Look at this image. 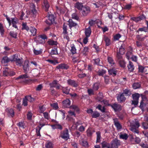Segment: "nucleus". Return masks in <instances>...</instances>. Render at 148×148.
I'll use <instances>...</instances> for the list:
<instances>
[{
    "label": "nucleus",
    "mask_w": 148,
    "mask_h": 148,
    "mask_svg": "<svg viewBox=\"0 0 148 148\" xmlns=\"http://www.w3.org/2000/svg\"><path fill=\"white\" fill-rule=\"evenodd\" d=\"M148 102V99L145 96L142 97V99L140 102V104L139 107L141 110L142 111L145 110V108L146 106L147 102Z\"/></svg>",
    "instance_id": "1"
},
{
    "label": "nucleus",
    "mask_w": 148,
    "mask_h": 148,
    "mask_svg": "<svg viewBox=\"0 0 148 148\" xmlns=\"http://www.w3.org/2000/svg\"><path fill=\"white\" fill-rule=\"evenodd\" d=\"M60 136L62 138L65 140H67L69 138V131L66 128L61 131L60 134Z\"/></svg>",
    "instance_id": "2"
},
{
    "label": "nucleus",
    "mask_w": 148,
    "mask_h": 148,
    "mask_svg": "<svg viewBox=\"0 0 148 148\" xmlns=\"http://www.w3.org/2000/svg\"><path fill=\"white\" fill-rule=\"evenodd\" d=\"M81 13L84 16H86L90 13V7L86 5H84L81 10Z\"/></svg>",
    "instance_id": "3"
},
{
    "label": "nucleus",
    "mask_w": 148,
    "mask_h": 148,
    "mask_svg": "<svg viewBox=\"0 0 148 148\" xmlns=\"http://www.w3.org/2000/svg\"><path fill=\"white\" fill-rule=\"evenodd\" d=\"M58 81L57 80H53L51 83L49 84V86L50 87L55 88L57 90L61 88L62 86L60 84L58 83Z\"/></svg>",
    "instance_id": "4"
},
{
    "label": "nucleus",
    "mask_w": 148,
    "mask_h": 148,
    "mask_svg": "<svg viewBox=\"0 0 148 148\" xmlns=\"http://www.w3.org/2000/svg\"><path fill=\"white\" fill-rule=\"evenodd\" d=\"M111 107L115 112L117 111H120L122 109V107L121 105L116 103L112 104Z\"/></svg>",
    "instance_id": "5"
},
{
    "label": "nucleus",
    "mask_w": 148,
    "mask_h": 148,
    "mask_svg": "<svg viewBox=\"0 0 148 148\" xmlns=\"http://www.w3.org/2000/svg\"><path fill=\"white\" fill-rule=\"evenodd\" d=\"M68 22L69 23L68 25L70 29L73 27L77 29L78 28L79 26L77 24L73 21L72 19H69Z\"/></svg>",
    "instance_id": "6"
},
{
    "label": "nucleus",
    "mask_w": 148,
    "mask_h": 148,
    "mask_svg": "<svg viewBox=\"0 0 148 148\" xmlns=\"http://www.w3.org/2000/svg\"><path fill=\"white\" fill-rule=\"evenodd\" d=\"M111 144L110 148H117L118 146L120 145V141L115 139L112 141L111 143Z\"/></svg>",
    "instance_id": "7"
},
{
    "label": "nucleus",
    "mask_w": 148,
    "mask_h": 148,
    "mask_svg": "<svg viewBox=\"0 0 148 148\" xmlns=\"http://www.w3.org/2000/svg\"><path fill=\"white\" fill-rule=\"evenodd\" d=\"M31 8H32L31 14L32 15L33 17H35L37 14V12L36 9V6L34 3H32L31 5Z\"/></svg>",
    "instance_id": "8"
},
{
    "label": "nucleus",
    "mask_w": 148,
    "mask_h": 148,
    "mask_svg": "<svg viewBox=\"0 0 148 148\" xmlns=\"http://www.w3.org/2000/svg\"><path fill=\"white\" fill-rule=\"evenodd\" d=\"M17 22L18 20L16 17L11 18V20L10 21V26L12 25L13 27L18 29V27L16 25Z\"/></svg>",
    "instance_id": "9"
},
{
    "label": "nucleus",
    "mask_w": 148,
    "mask_h": 148,
    "mask_svg": "<svg viewBox=\"0 0 148 148\" xmlns=\"http://www.w3.org/2000/svg\"><path fill=\"white\" fill-rule=\"evenodd\" d=\"M62 107L63 108H69L71 107V101L69 99H66L62 102Z\"/></svg>",
    "instance_id": "10"
},
{
    "label": "nucleus",
    "mask_w": 148,
    "mask_h": 148,
    "mask_svg": "<svg viewBox=\"0 0 148 148\" xmlns=\"http://www.w3.org/2000/svg\"><path fill=\"white\" fill-rule=\"evenodd\" d=\"M103 39L105 42L106 46H108L111 44L110 39L106 35L103 36Z\"/></svg>",
    "instance_id": "11"
},
{
    "label": "nucleus",
    "mask_w": 148,
    "mask_h": 148,
    "mask_svg": "<svg viewBox=\"0 0 148 148\" xmlns=\"http://www.w3.org/2000/svg\"><path fill=\"white\" fill-rule=\"evenodd\" d=\"M69 68V66L67 64L64 63L59 64L56 67V68L58 69H64L66 70L67 69Z\"/></svg>",
    "instance_id": "12"
},
{
    "label": "nucleus",
    "mask_w": 148,
    "mask_h": 148,
    "mask_svg": "<svg viewBox=\"0 0 148 148\" xmlns=\"http://www.w3.org/2000/svg\"><path fill=\"white\" fill-rule=\"evenodd\" d=\"M84 6L83 3L78 1L74 4V7L79 10H81Z\"/></svg>",
    "instance_id": "13"
},
{
    "label": "nucleus",
    "mask_w": 148,
    "mask_h": 148,
    "mask_svg": "<svg viewBox=\"0 0 148 148\" xmlns=\"http://www.w3.org/2000/svg\"><path fill=\"white\" fill-rule=\"evenodd\" d=\"M126 99V98L122 93L117 96V101L120 103H122L125 101Z\"/></svg>",
    "instance_id": "14"
},
{
    "label": "nucleus",
    "mask_w": 148,
    "mask_h": 148,
    "mask_svg": "<svg viewBox=\"0 0 148 148\" xmlns=\"http://www.w3.org/2000/svg\"><path fill=\"white\" fill-rule=\"evenodd\" d=\"M79 143L82 146L86 148H88L89 146L88 142L85 140H80Z\"/></svg>",
    "instance_id": "15"
},
{
    "label": "nucleus",
    "mask_w": 148,
    "mask_h": 148,
    "mask_svg": "<svg viewBox=\"0 0 148 148\" xmlns=\"http://www.w3.org/2000/svg\"><path fill=\"white\" fill-rule=\"evenodd\" d=\"M127 67L128 71L130 72H132L134 69V66L133 63L131 62L130 61L129 64H127Z\"/></svg>",
    "instance_id": "16"
},
{
    "label": "nucleus",
    "mask_w": 148,
    "mask_h": 148,
    "mask_svg": "<svg viewBox=\"0 0 148 148\" xmlns=\"http://www.w3.org/2000/svg\"><path fill=\"white\" fill-rule=\"evenodd\" d=\"M67 83L69 85L74 87H76L78 86L77 84L75 81L71 79L67 80Z\"/></svg>",
    "instance_id": "17"
},
{
    "label": "nucleus",
    "mask_w": 148,
    "mask_h": 148,
    "mask_svg": "<svg viewBox=\"0 0 148 148\" xmlns=\"http://www.w3.org/2000/svg\"><path fill=\"white\" fill-rule=\"evenodd\" d=\"M126 48L125 45L123 44H122L119 48V52L122 55L124 54L125 53Z\"/></svg>",
    "instance_id": "18"
},
{
    "label": "nucleus",
    "mask_w": 148,
    "mask_h": 148,
    "mask_svg": "<svg viewBox=\"0 0 148 148\" xmlns=\"http://www.w3.org/2000/svg\"><path fill=\"white\" fill-rule=\"evenodd\" d=\"M91 33L90 26H89L88 28H86L85 31V34L86 36L90 37Z\"/></svg>",
    "instance_id": "19"
},
{
    "label": "nucleus",
    "mask_w": 148,
    "mask_h": 148,
    "mask_svg": "<svg viewBox=\"0 0 148 148\" xmlns=\"http://www.w3.org/2000/svg\"><path fill=\"white\" fill-rule=\"evenodd\" d=\"M109 74L110 75H112L113 76H115L116 75L117 71L115 68H112L111 69L108 70Z\"/></svg>",
    "instance_id": "20"
},
{
    "label": "nucleus",
    "mask_w": 148,
    "mask_h": 148,
    "mask_svg": "<svg viewBox=\"0 0 148 148\" xmlns=\"http://www.w3.org/2000/svg\"><path fill=\"white\" fill-rule=\"evenodd\" d=\"M3 75L4 77H8L9 76V69L8 67H5L4 68Z\"/></svg>",
    "instance_id": "21"
},
{
    "label": "nucleus",
    "mask_w": 148,
    "mask_h": 148,
    "mask_svg": "<svg viewBox=\"0 0 148 148\" xmlns=\"http://www.w3.org/2000/svg\"><path fill=\"white\" fill-rule=\"evenodd\" d=\"M51 127L53 129H58L60 130L62 129V126L60 124H56L51 125Z\"/></svg>",
    "instance_id": "22"
},
{
    "label": "nucleus",
    "mask_w": 148,
    "mask_h": 148,
    "mask_svg": "<svg viewBox=\"0 0 148 148\" xmlns=\"http://www.w3.org/2000/svg\"><path fill=\"white\" fill-rule=\"evenodd\" d=\"M106 72V70L104 69H99L97 71V73L99 76H103Z\"/></svg>",
    "instance_id": "23"
},
{
    "label": "nucleus",
    "mask_w": 148,
    "mask_h": 148,
    "mask_svg": "<svg viewBox=\"0 0 148 148\" xmlns=\"http://www.w3.org/2000/svg\"><path fill=\"white\" fill-rule=\"evenodd\" d=\"M47 43L49 45L51 46L57 45L58 44L56 41H54L51 39H49Z\"/></svg>",
    "instance_id": "24"
},
{
    "label": "nucleus",
    "mask_w": 148,
    "mask_h": 148,
    "mask_svg": "<svg viewBox=\"0 0 148 148\" xmlns=\"http://www.w3.org/2000/svg\"><path fill=\"white\" fill-rule=\"evenodd\" d=\"M119 63L120 66L123 69L126 66V62L124 60H120L119 61Z\"/></svg>",
    "instance_id": "25"
},
{
    "label": "nucleus",
    "mask_w": 148,
    "mask_h": 148,
    "mask_svg": "<svg viewBox=\"0 0 148 148\" xmlns=\"http://www.w3.org/2000/svg\"><path fill=\"white\" fill-rule=\"evenodd\" d=\"M23 67L24 72L25 73H27L29 70V66L28 63L27 62H25L23 65Z\"/></svg>",
    "instance_id": "26"
},
{
    "label": "nucleus",
    "mask_w": 148,
    "mask_h": 148,
    "mask_svg": "<svg viewBox=\"0 0 148 148\" xmlns=\"http://www.w3.org/2000/svg\"><path fill=\"white\" fill-rule=\"evenodd\" d=\"M101 144L102 145V148L107 147V148H110V146L109 143H107L106 141H104L102 142Z\"/></svg>",
    "instance_id": "27"
},
{
    "label": "nucleus",
    "mask_w": 148,
    "mask_h": 148,
    "mask_svg": "<svg viewBox=\"0 0 148 148\" xmlns=\"http://www.w3.org/2000/svg\"><path fill=\"white\" fill-rule=\"evenodd\" d=\"M45 147L46 148H53V144L49 141H47L46 143Z\"/></svg>",
    "instance_id": "28"
},
{
    "label": "nucleus",
    "mask_w": 148,
    "mask_h": 148,
    "mask_svg": "<svg viewBox=\"0 0 148 148\" xmlns=\"http://www.w3.org/2000/svg\"><path fill=\"white\" fill-rule=\"evenodd\" d=\"M96 108L100 110L103 113L106 112V108L104 106L102 107V106L101 105H98V106L96 107Z\"/></svg>",
    "instance_id": "29"
},
{
    "label": "nucleus",
    "mask_w": 148,
    "mask_h": 148,
    "mask_svg": "<svg viewBox=\"0 0 148 148\" xmlns=\"http://www.w3.org/2000/svg\"><path fill=\"white\" fill-rule=\"evenodd\" d=\"M132 86L134 89H136L140 87L141 84L139 82H135L133 84Z\"/></svg>",
    "instance_id": "30"
},
{
    "label": "nucleus",
    "mask_w": 148,
    "mask_h": 148,
    "mask_svg": "<svg viewBox=\"0 0 148 148\" xmlns=\"http://www.w3.org/2000/svg\"><path fill=\"white\" fill-rule=\"evenodd\" d=\"M100 115V114L98 112L95 111L93 112L91 116L92 118H97L99 117Z\"/></svg>",
    "instance_id": "31"
},
{
    "label": "nucleus",
    "mask_w": 148,
    "mask_h": 148,
    "mask_svg": "<svg viewBox=\"0 0 148 148\" xmlns=\"http://www.w3.org/2000/svg\"><path fill=\"white\" fill-rule=\"evenodd\" d=\"M97 134V139L96 143H99L101 142V133L100 132L98 131L96 132Z\"/></svg>",
    "instance_id": "32"
},
{
    "label": "nucleus",
    "mask_w": 148,
    "mask_h": 148,
    "mask_svg": "<svg viewBox=\"0 0 148 148\" xmlns=\"http://www.w3.org/2000/svg\"><path fill=\"white\" fill-rule=\"evenodd\" d=\"M9 62V58L6 56H4L1 60V62L2 63L6 64Z\"/></svg>",
    "instance_id": "33"
},
{
    "label": "nucleus",
    "mask_w": 148,
    "mask_h": 148,
    "mask_svg": "<svg viewBox=\"0 0 148 148\" xmlns=\"http://www.w3.org/2000/svg\"><path fill=\"white\" fill-rule=\"evenodd\" d=\"M114 124L118 130H120L122 128V126L119 122L114 121Z\"/></svg>",
    "instance_id": "34"
},
{
    "label": "nucleus",
    "mask_w": 148,
    "mask_h": 148,
    "mask_svg": "<svg viewBox=\"0 0 148 148\" xmlns=\"http://www.w3.org/2000/svg\"><path fill=\"white\" fill-rule=\"evenodd\" d=\"M123 94L125 95V96H129L131 95V92L128 89H126L123 91V92L122 93Z\"/></svg>",
    "instance_id": "35"
},
{
    "label": "nucleus",
    "mask_w": 148,
    "mask_h": 148,
    "mask_svg": "<svg viewBox=\"0 0 148 148\" xmlns=\"http://www.w3.org/2000/svg\"><path fill=\"white\" fill-rule=\"evenodd\" d=\"M99 83L96 82L94 83L92 85V88L94 91H97L99 88Z\"/></svg>",
    "instance_id": "36"
},
{
    "label": "nucleus",
    "mask_w": 148,
    "mask_h": 148,
    "mask_svg": "<svg viewBox=\"0 0 148 148\" xmlns=\"http://www.w3.org/2000/svg\"><path fill=\"white\" fill-rule=\"evenodd\" d=\"M22 30H25L27 31H28L29 30V28L28 26L27 25L26 23H23L22 24Z\"/></svg>",
    "instance_id": "37"
},
{
    "label": "nucleus",
    "mask_w": 148,
    "mask_h": 148,
    "mask_svg": "<svg viewBox=\"0 0 148 148\" xmlns=\"http://www.w3.org/2000/svg\"><path fill=\"white\" fill-rule=\"evenodd\" d=\"M19 58L16 54L12 56L10 58V61H16Z\"/></svg>",
    "instance_id": "38"
},
{
    "label": "nucleus",
    "mask_w": 148,
    "mask_h": 148,
    "mask_svg": "<svg viewBox=\"0 0 148 148\" xmlns=\"http://www.w3.org/2000/svg\"><path fill=\"white\" fill-rule=\"evenodd\" d=\"M142 34H138L136 35V38L139 41H143L145 39V37L142 36Z\"/></svg>",
    "instance_id": "39"
},
{
    "label": "nucleus",
    "mask_w": 148,
    "mask_h": 148,
    "mask_svg": "<svg viewBox=\"0 0 148 148\" xmlns=\"http://www.w3.org/2000/svg\"><path fill=\"white\" fill-rule=\"evenodd\" d=\"M44 6L45 7V11L47 12L49 8V5L47 0H44Z\"/></svg>",
    "instance_id": "40"
},
{
    "label": "nucleus",
    "mask_w": 148,
    "mask_h": 148,
    "mask_svg": "<svg viewBox=\"0 0 148 148\" xmlns=\"http://www.w3.org/2000/svg\"><path fill=\"white\" fill-rule=\"evenodd\" d=\"M139 31H144L145 32H148V29L147 28L145 27H142L139 28L138 30L136 31V32L138 33V34H139Z\"/></svg>",
    "instance_id": "41"
},
{
    "label": "nucleus",
    "mask_w": 148,
    "mask_h": 148,
    "mask_svg": "<svg viewBox=\"0 0 148 148\" xmlns=\"http://www.w3.org/2000/svg\"><path fill=\"white\" fill-rule=\"evenodd\" d=\"M62 88V92L66 94H69V90L68 88L67 87H63L62 86L61 87Z\"/></svg>",
    "instance_id": "42"
},
{
    "label": "nucleus",
    "mask_w": 148,
    "mask_h": 148,
    "mask_svg": "<svg viewBox=\"0 0 148 148\" xmlns=\"http://www.w3.org/2000/svg\"><path fill=\"white\" fill-rule=\"evenodd\" d=\"M132 97L133 100H138L140 95L138 93L134 94L132 95Z\"/></svg>",
    "instance_id": "43"
},
{
    "label": "nucleus",
    "mask_w": 148,
    "mask_h": 148,
    "mask_svg": "<svg viewBox=\"0 0 148 148\" xmlns=\"http://www.w3.org/2000/svg\"><path fill=\"white\" fill-rule=\"evenodd\" d=\"M28 101L30 103H33L35 100V99L34 98L32 97L31 95H28L26 96Z\"/></svg>",
    "instance_id": "44"
},
{
    "label": "nucleus",
    "mask_w": 148,
    "mask_h": 148,
    "mask_svg": "<svg viewBox=\"0 0 148 148\" xmlns=\"http://www.w3.org/2000/svg\"><path fill=\"white\" fill-rule=\"evenodd\" d=\"M108 60L109 63L111 65H113L115 64L113 59L111 57H108Z\"/></svg>",
    "instance_id": "45"
},
{
    "label": "nucleus",
    "mask_w": 148,
    "mask_h": 148,
    "mask_svg": "<svg viewBox=\"0 0 148 148\" xmlns=\"http://www.w3.org/2000/svg\"><path fill=\"white\" fill-rule=\"evenodd\" d=\"M145 69V67L141 65H138V73H142L144 72V70Z\"/></svg>",
    "instance_id": "46"
},
{
    "label": "nucleus",
    "mask_w": 148,
    "mask_h": 148,
    "mask_svg": "<svg viewBox=\"0 0 148 148\" xmlns=\"http://www.w3.org/2000/svg\"><path fill=\"white\" fill-rule=\"evenodd\" d=\"M89 51V48L88 47H84L83 50L82 51V53L84 55L86 56L88 53Z\"/></svg>",
    "instance_id": "47"
},
{
    "label": "nucleus",
    "mask_w": 148,
    "mask_h": 148,
    "mask_svg": "<svg viewBox=\"0 0 148 148\" xmlns=\"http://www.w3.org/2000/svg\"><path fill=\"white\" fill-rule=\"evenodd\" d=\"M16 64L19 66H22L23 63L22 59L19 58L16 62Z\"/></svg>",
    "instance_id": "48"
},
{
    "label": "nucleus",
    "mask_w": 148,
    "mask_h": 148,
    "mask_svg": "<svg viewBox=\"0 0 148 148\" xmlns=\"http://www.w3.org/2000/svg\"><path fill=\"white\" fill-rule=\"evenodd\" d=\"M125 114V113L124 112H119L118 114V116L121 120H123L124 118V116Z\"/></svg>",
    "instance_id": "49"
},
{
    "label": "nucleus",
    "mask_w": 148,
    "mask_h": 148,
    "mask_svg": "<svg viewBox=\"0 0 148 148\" xmlns=\"http://www.w3.org/2000/svg\"><path fill=\"white\" fill-rule=\"evenodd\" d=\"M71 49L70 51L73 54L76 53V49L75 46L74 45H72V46H71Z\"/></svg>",
    "instance_id": "50"
},
{
    "label": "nucleus",
    "mask_w": 148,
    "mask_h": 148,
    "mask_svg": "<svg viewBox=\"0 0 148 148\" xmlns=\"http://www.w3.org/2000/svg\"><path fill=\"white\" fill-rule=\"evenodd\" d=\"M50 54L51 55H56L58 54L57 48L55 47L54 48L52 49L50 53Z\"/></svg>",
    "instance_id": "51"
},
{
    "label": "nucleus",
    "mask_w": 148,
    "mask_h": 148,
    "mask_svg": "<svg viewBox=\"0 0 148 148\" xmlns=\"http://www.w3.org/2000/svg\"><path fill=\"white\" fill-rule=\"evenodd\" d=\"M41 128L39 126H37L36 128V133L37 136H41L40 133V130Z\"/></svg>",
    "instance_id": "52"
},
{
    "label": "nucleus",
    "mask_w": 148,
    "mask_h": 148,
    "mask_svg": "<svg viewBox=\"0 0 148 148\" xmlns=\"http://www.w3.org/2000/svg\"><path fill=\"white\" fill-rule=\"evenodd\" d=\"M26 73L25 74L23 75H22L19 76L18 77V79H26V78H29V76L27 75V74Z\"/></svg>",
    "instance_id": "53"
},
{
    "label": "nucleus",
    "mask_w": 148,
    "mask_h": 148,
    "mask_svg": "<svg viewBox=\"0 0 148 148\" xmlns=\"http://www.w3.org/2000/svg\"><path fill=\"white\" fill-rule=\"evenodd\" d=\"M27 101L28 100L26 97V96L23 99V105L25 106H26L27 105Z\"/></svg>",
    "instance_id": "54"
},
{
    "label": "nucleus",
    "mask_w": 148,
    "mask_h": 148,
    "mask_svg": "<svg viewBox=\"0 0 148 148\" xmlns=\"http://www.w3.org/2000/svg\"><path fill=\"white\" fill-rule=\"evenodd\" d=\"M63 33L64 34H66L67 33V26L64 24L63 26Z\"/></svg>",
    "instance_id": "55"
},
{
    "label": "nucleus",
    "mask_w": 148,
    "mask_h": 148,
    "mask_svg": "<svg viewBox=\"0 0 148 148\" xmlns=\"http://www.w3.org/2000/svg\"><path fill=\"white\" fill-rule=\"evenodd\" d=\"M17 125L19 127L24 129L25 128L24 125L25 123L23 121L19 122L17 124Z\"/></svg>",
    "instance_id": "56"
},
{
    "label": "nucleus",
    "mask_w": 148,
    "mask_h": 148,
    "mask_svg": "<svg viewBox=\"0 0 148 148\" xmlns=\"http://www.w3.org/2000/svg\"><path fill=\"white\" fill-rule=\"evenodd\" d=\"M120 138L126 140L127 139L128 136L127 134H121L120 135Z\"/></svg>",
    "instance_id": "57"
},
{
    "label": "nucleus",
    "mask_w": 148,
    "mask_h": 148,
    "mask_svg": "<svg viewBox=\"0 0 148 148\" xmlns=\"http://www.w3.org/2000/svg\"><path fill=\"white\" fill-rule=\"evenodd\" d=\"M93 60L94 61V64L97 65H98L101 66V65L100 64V59L99 58H98L97 59H94Z\"/></svg>",
    "instance_id": "58"
},
{
    "label": "nucleus",
    "mask_w": 148,
    "mask_h": 148,
    "mask_svg": "<svg viewBox=\"0 0 148 148\" xmlns=\"http://www.w3.org/2000/svg\"><path fill=\"white\" fill-rule=\"evenodd\" d=\"M142 127L144 129H148V122H143L142 123Z\"/></svg>",
    "instance_id": "59"
},
{
    "label": "nucleus",
    "mask_w": 148,
    "mask_h": 148,
    "mask_svg": "<svg viewBox=\"0 0 148 148\" xmlns=\"http://www.w3.org/2000/svg\"><path fill=\"white\" fill-rule=\"evenodd\" d=\"M121 36L120 34H116L114 36V40L115 41L118 40Z\"/></svg>",
    "instance_id": "60"
},
{
    "label": "nucleus",
    "mask_w": 148,
    "mask_h": 148,
    "mask_svg": "<svg viewBox=\"0 0 148 148\" xmlns=\"http://www.w3.org/2000/svg\"><path fill=\"white\" fill-rule=\"evenodd\" d=\"M17 34V33L16 32H10V35L14 38H16Z\"/></svg>",
    "instance_id": "61"
},
{
    "label": "nucleus",
    "mask_w": 148,
    "mask_h": 148,
    "mask_svg": "<svg viewBox=\"0 0 148 148\" xmlns=\"http://www.w3.org/2000/svg\"><path fill=\"white\" fill-rule=\"evenodd\" d=\"M51 106L55 110H57L59 108L58 104L57 103H53L51 104Z\"/></svg>",
    "instance_id": "62"
},
{
    "label": "nucleus",
    "mask_w": 148,
    "mask_h": 148,
    "mask_svg": "<svg viewBox=\"0 0 148 148\" xmlns=\"http://www.w3.org/2000/svg\"><path fill=\"white\" fill-rule=\"evenodd\" d=\"M42 50H37L35 49H33V52L36 55H38L41 53L42 52Z\"/></svg>",
    "instance_id": "63"
},
{
    "label": "nucleus",
    "mask_w": 148,
    "mask_h": 148,
    "mask_svg": "<svg viewBox=\"0 0 148 148\" xmlns=\"http://www.w3.org/2000/svg\"><path fill=\"white\" fill-rule=\"evenodd\" d=\"M86 132L87 135L88 137H90L92 136L93 133L90 129H88L87 130Z\"/></svg>",
    "instance_id": "64"
}]
</instances>
